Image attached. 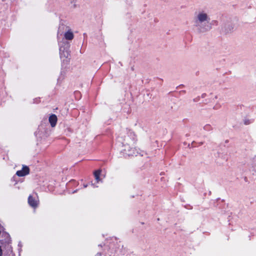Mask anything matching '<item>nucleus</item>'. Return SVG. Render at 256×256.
I'll list each match as a JSON object with an SVG mask.
<instances>
[{"label":"nucleus","instance_id":"f257e3e1","mask_svg":"<svg viewBox=\"0 0 256 256\" xmlns=\"http://www.w3.org/2000/svg\"><path fill=\"white\" fill-rule=\"evenodd\" d=\"M210 20V16L206 11L200 10L196 13L194 26L200 32L208 31L210 29L208 26Z\"/></svg>","mask_w":256,"mask_h":256},{"label":"nucleus","instance_id":"f03ea898","mask_svg":"<svg viewBox=\"0 0 256 256\" xmlns=\"http://www.w3.org/2000/svg\"><path fill=\"white\" fill-rule=\"evenodd\" d=\"M136 136L134 134L130 132L124 136L122 144L124 147V150L128 156H136L138 153L135 148Z\"/></svg>","mask_w":256,"mask_h":256},{"label":"nucleus","instance_id":"7ed1b4c3","mask_svg":"<svg viewBox=\"0 0 256 256\" xmlns=\"http://www.w3.org/2000/svg\"><path fill=\"white\" fill-rule=\"evenodd\" d=\"M29 204L34 208H36L38 204V198L36 196L34 197L32 196H29L28 198Z\"/></svg>","mask_w":256,"mask_h":256},{"label":"nucleus","instance_id":"20e7f679","mask_svg":"<svg viewBox=\"0 0 256 256\" xmlns=\"http://www.w3.org/2000/svg\"><path fill=\"white\" fill-rule=\"evenodd\" d=\"M29 168L26 166H24L22 170L17 171L16 174L18 176H24L29 174Z\"/></svg>","mask_w":256,"mask_h":256},{"label":"nucleus","instance_id":"39448f33","mask_svg":"<svg viewBox=\"0 0 256 256\" xmlns=\"http://www.w3.org/2000/svg\"><path fill=\"white\" fill-rule=\"evenodd\" d=\"M49 122L52 127H54L57 122V117L55 114H52L49 117Z\"/></svg>","mask_w":256,"mask_h":256},{"label":"nucleus","instance_id":"423d86ee","mask_svg":"<svg viewBox=\"0 0 256 256\" xmlns=\"http://www.w3.org/2000/svg\"><path fill=\"white\" fill-rule=\"evenodd\" d=\"M64 38L68 40H72L74 38V34L72 32L68 30L64 34Z\"/></svg>","mask_w":256,"mask_h":256},{"label":"nucleus","instance_id":"0eeeda50","mask_svg":"<svg viewBox=\"0 0 256 256\" xmlns=\"http://www.w3.org/2000/svg\"><path fill=\"white\" fill-rule=\"evenodd\" d=\"M60 56L61 58H68L69 54L68 52H62V48H60Z\"/></svg>","mask_w":256,"mask_h":256},{"label":"nucleus","instance_id":"6e6552de","mask_svg":"<svg viewBox=\"0 0 256 256\" xmlns=\"http://www.w3.org/2000/svg\"><path fill=\"white\" fill-rule=\"evenodd\" d=\"M100 170L96 171L94 173V178L97 182H98L100 180Z\"/></svg>","mask_w":256,"mask_h":256},{"label":"nucleus","instance_id":"1a4fd4ad","mask_svg":"<svg viewBox=\"0 0 256 256\" xmlns=\"http://www.w3.org/2000/svg\"><path fill=\"white\" fill-rule=\"evenodd\" d=\"M252 170L256 172V161L254 162L252 166Z\"/></svg>","mask_w":256,"mask_h":256},{"label":"nucleus","instance_id":"9d476101","mask_svg":"<svg viewBox=\"0 0 256 256\" xmlns=\"http://www.w3.org/2000/svg\"><path fill=\"white\" fill-rule=\"evenodd\" d=\"M204 129L206 130H208L211 129V126L209 124H206L204 126Z\"/></svg>","mask_w":256,"mask_h":256},{"label":"nucleus","instance_id":"9b49d317","mask_svg":"<svg viewBox=\"0 0 256 256\" xmlns=\"http://www.w3.org/2000/svg\"><path fill=\"white\" fill-rule=\"evenodd\" d=\"M60 28H61V27H60V28H59V31H58V35H59V34H60Z\"/></svg>","mask_w":256,"mask_h":256},{"label":"nucleus","instance_id":"f8f14e48","mask_svg":"<svg viewBox=\"0 0 256 256\" xmlns=\"http://www.w3.org/2000/svg\"><path fill=\"white\" fill-rule=\"evenodd\" d=\"M100 254H98V256H100Z\"/></svg>","mask_w":256,"mask_h":256}]
</instances>
